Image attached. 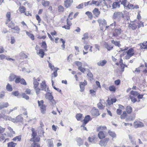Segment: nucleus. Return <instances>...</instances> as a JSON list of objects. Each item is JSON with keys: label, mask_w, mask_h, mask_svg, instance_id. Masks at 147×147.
<instances>
[{"label": "nucleus", "mask_w": 147, "mask_h": 147, "mask_svg": "<svg viewBox=\"0 0 147 147\" xmlns=\"http://www.w3.org/2000/svg\"><path fill=\"white\" fill-rule=\"evenodd\" d=\"M21 79L19 76H17L15 80V82L16 83H18L20 82Z\"/></svg>", "instance_id": "48"}, {"label": "nucleus", "mask_w": 147, "mask_h": 147, "mask_svg": "<svg viewBox=\"0 0 147 147\" xmlns=\"http://www.w3.org/2000/svg\"><path fill=\"white\" fill-rule=\"evenodd\" d=\"M21 96L23 98H25L26 100H28L29 99V97L28 96L26 95L25 93H23L22 94Z\"/></svg>", "instance_id": "56"}, {"label": "nucleus", "mask_w": 147, "mask_h": 147, "mask_svg": "<svg viewBox=\"0 0 147 147\" xmlns=\"http://www.w3.org/2000/svg\"><path fill=\"white\" fill-rule=\"evenodd\" d=\"M85 13L88 16L89 18H91L92 17V13L91 12L88 11H87Z\"/></svg>", "instance_id": "54"}, {"label": "nucleus", "mask_w": 147, "mask_h": 147, "mask_svg": "<svg viewBox=\"0 0 147 147\" xmlns=\"http://www.w3.org/2000/svg\"><path fill=\"white\" fill-rule=\"evenodd\" d=\"M16 145V143H14L12 142H11L7 143L8 147H15Z\"/></svg>", "instance_id": "36"}, {"label": "nucleus", "mask_w": 147, "mask_h": 147, "mask_svg": "<svg viewBox=\"0 0 147 147\" xmlns=\"http://www.w3.org/2000/svg\"><path fill=\"white\" fill-rule=\"evenodd\" d=\"M126 110L128 114H130L132 111V109L131 106H127L126 107Z\"/></svg>", "instance_id": "24"}, {"label": "nucleus", "mask_w": 147, "mask_h": 147, "mask_svg": "<svg viewBox=\"0 0 147 147\" xmlns=\"http://www.w3.org/2000/svg\"><path fill=\"white\" fill-rule=\"evenodd\" d=\"M122 32V30L121 28H115L114 32L113 33V35L114 36H117L120 34Z\"/></svg>", "instance_id": "6"}, {"label": "nucleus", "mask_w": 147, "mask_h": 147, "mask_svg": "<svg viewBox=\"0 0 147 147\" xmlns=\"http://www.w3.org/2000/svg\"><path fill=\"white\" fill-rule=\"evenodd\" d=\"M130 98L131 101L134 103H135L137 101L136 99L133 96H130Z\"/></svg>", "instance_id": "61"}, {"label": "nucleus", "mask_w": 147, "mask_h": 147, "mask_svg": "<svg viewBox=\"0 0 147 147\" xmlns=\"http://www.w3.org/2000/svg\"><path fill=\"white\" fill-rule=\"evenodd\" d=\"M64 8L62 6L59 5L58 7V10L59 12H61L64 11Z\"/></svg>", "instance_id": "55"}, {"label": "nucleus", "mask_w": 147, "mask_h": 147, "mask_svg": "<svg viewBox=\"0 0 147 147\" xmlns=\"http://www.w3.org/2000/svg\"><path fill=\"white\" fill-rule=\"evenodd\" d=\"M109 140V138H105L100 140L99 142V144L102 146H106Z\"/></svg>", "instance_id": "3"}, {"label": "nucleus", "mask_w": 147, "mask_h": 147, "mask_svg": "<svg viewBox=\"0 0 147 147\" xmlns=\"http://www.w3.org/2000/svg\"><path fill=\"white\" fill-rule=\"evenodd\" d=\"M9 105L7 102L3 103H0V109L5 107H7L9 106Z\"/></svg>", "instance_id": "21"}, {"label": "nucleus", "mask_w": 147, "mask_h": 147, "mask_svg": "<svg viewBox=\"0 0 147 147\" xmlns=\"http://www.w3.org/2000/svg\"><path fill=\"white\" fill-rule=\"evenodd\" d=\"M99 26L100 27V30L102 31L103 30V27H105V25L107 24L106 20L105 19H98L97 20Z\"/></svg>", "instance_id": "2"}, {"label": "nucleus", "mask_w": 147, "mask_h": 147, "mask_svg": "<svg viewBox=\"0 0 147 147\" xmlns=\"http://www.w3.org/2000/svg\"><path fill=\"white\" fill-rule=\"evenodd\" d=\"M4 140H5V141H4V142H5L6 140L8 141L9 139L7 138L6 139L5 138V137L3 135L0 137V141H3Z\"/></svg>", "instance_id": "46"}, {"label": "nucleus", "mask_w": 147, "mask_h": 147, "mask_svg": "<svg viewBox=\"0 0 147 147\" xmlns=\"http://www.w3.org/2000/svg\"><path fill=\"white\" fill-rule=\"evenodd\" d=\"M90 117L89 115H87L86 116L84 120V124H86L89 121L90 119Z\"/></svg>", "instance_id": "18"}, {"label": "nucleus", "mask_w": 147, "mask_h": 147, "mask_svg": "<svg viewBox=\"0 0 147 147\" xmlns=\"http://www.w3.org/2000/svg\"><path fill=\"white\" fill-rule=\"evenodd\" d=\"M82 117V114L80 113L76 115V118L78 120H80Z\"/></svg>", "instance_id": "43"}, {"label": "nucleus", "mask_w": 147, "mask_h": 147, "mask_svg": "<svg viewBox=\"0 0 147 147\" xmlns=\"http://www.w3.org/2000/svg\"><path fill=\"white\" fill-rule=\"evenodd\" d=\"M127 115V113L126 111H123V114L120 116V118L122 119H125Z\"/></svg>", "instance_id": "45"}, {"label": "nucleus", "mask_w": 147, "mask_h": 147, "mask_svg": "<svg viewBox=\"0 0 147 147\" xmlns=\"http://www.w3.org/2000/svg\"><path fill=\"white\" fill-rule=\"evenodd\" d=\"M77 141L78 145L80 146L82 145L83 143V142L82 139L80 138H78L77 139Z\"/></svg>", "instance_id": "33"}, {"label": "nucleus", "mask_w": 147, "mask_h": 147, "mask_svg": "<svg viewBox=\"0 0 147 147\" xmlns=\"http://www.w3.org/2000/svg\"><path fill=\"white\" fill-rule=\"evenodd\" d=\"M130 93L131 95L134 96H136L138 95V94H139V93L137 91L133 90L131 91L130 92Z\"/></svg>", "instance_id": "38"}, {"label": "nucleus", "mask_w": 147, "mask_h": 147, "mask_svg": "<svg viewBox=\"0 0 147 147\" xmlns=\"http://www.w3.org/2000/svg\"><path fill=\"white\" fill-rule=\"evenodd\" d=\"M107 127L105 126H100L97 128V131H99L101 130H105L106 129Z\"/></svg>", "instance_id": "35"}, {"label": "nucleus", "mask_w": 147, "mask_h": 147, "mask_svg": "<svg viewBox=\"0 0 147 147\" xmlns=\"http://www.w3.org/2000/svg\"><path fill=\"white\" fill-rule=\"evenodd\" d=\"M8 129L10 131L11 134H15V132L14 131H13L12 129L10 127H8Z\"/></svg>", "instance_id": "63"}, {"label": "nucleus", "mask_w": 147, "mask_h": 147, "mask_svg": "<svg viewBox=\"0 0 147 147\" xmlns=\"http://www.w3.org/2000/svg\"><path fill=\"white\" fill-rule=\"evenodd\" d=\"M92 12L97 17L99 16L100 13V12L99 11L98 9L95 8L93 11Z\"/></svg>", "instance_id": "13"}, {"label": "nucleus", "mask_w": 147, "mask_h": 147, "mask_svg": "<svg viewBox=\"0 0 147 147\" xmlns=\"http://www.w3.org/2000/svg\"><path fill=\"white\" fill-rule=\"evenodd\" d=\"M7 90L8 91H11L12 90V88L11 85L8 84L6 86Z\"/></svg>", "instance_id": "37"}, {"label": "nucleus", "mask_w": 147, "mask_h": 147, "mask_svg": "<svg viewBox=\"0 0 147 147\" xmlns=\"http://www.w3.org/2000/svg\"><path fill=\"white\" fill-rule=\"evenodd\" d=\"M103 102H104V100H100V102H99V103H98L97 104V106H98V107L100 109H103L105 107V106H104L102 104V103H103Z\"/></svg>", "instance_id": "11"}, {"label": "nucleus", "mask_w": 147, "mask_h": 147, "mask_svg": "<svg viewBox=\"0 0 147 147\" xmlns=\"http://www.w3.org/2000/svg\"><path fill=\"white\" fill-rule=\"evenodd\" d=\"M32 136L33 137V139H34L35 137H36V133L35 132L34 129L32 128Z\"/></svg>", "instance_id": "53"}, {"label": "nucleus", "mask_w": 147, "mask_h": 147, "mask_svg": "<svg viewBox=\"0 0 147 147\" xmlns=\"http://www.w3.org/2000/svg\"><path fill=\"white\" fill-rule=\"evenodd\" d=\"M129 27L131 28L133 30H135L137 28V26L135 24H129Z\"/></svg>", "instance_id": "29"}, {"label": "nucleus", "mask_w": 147, "mask_h": 147, "mask_svg": "<svg viewBox=\"0 0 147 147\" xmlns=\"http://www.w3.org/2000/svg\"><path fill=\"white\" fill-rule=\"evenodd\" d=\"M137 23L138 24V26L139 28L144 26L143 23L142 22H139Z\"/></svg>", "instance_id": "59"}, {"label": "nucleus", "mask_w": 147, "mask_h": 147, "mask_svg": "<svg viewBox=\"0 0 147 147\" xmlns=\"http://www.w3.org/2000/svg\"><path fill=\"white\" fill-rule=\"evenodd\" d=\"M41 46L42 48L46 50V49L47 48V45L45 42L44 41L42 42Z\"/></svg>", "instance_id": "52"}, {"label": "nucleus", "mask_w": 147, "mask_h": 147, "mask_svg": "<svg viewBox=\"0 0 147 147\" xmlns=\"http://www.w3.org/2000/svg\"><path fill=\"white\" fill-rule=\"evenodd\" d=\"M100 131L98 134V136L99 138L100 139L104 138L105 136L103 132L101 131Z\"/></svg>", "instance_id": "19"}, {"label": "nucleus", "mask_w": 147, "mask_h": 147, "mask_svg": "<svg viewBox=\"0 0 147 147\" xmlns=\"http://www.w3.org/2000/svg\"><path fill=\"white\" fill-rule=\"evenodd\" d=\"M87 84V82L84 80V82H80V85H81L84 86H85Z\"/></svg>", "instance_id": "60"}, {"label": "nucleus", "mask_w": 147, "mask_h": 147, "mask_svg": "<svg viewBox=\"0 0 147 147\" xmlns=\"http://www.w3.org/2000/svg\"><path fill=\"white\" fill-rule=\"evenodd\" d=\"M46 97L47 98L49 99V100L53 98V96L49 92L47 93Z\"/></svg>", "instance_id": "30"}, {"label": "nucleus", "mask_w": 147, "mask_h": 147, "mask_svg": "<svg viewBox=\"0 0 147 147\" xmlns=\"http://www.w3.org/2000/svg\"><path fill=\"white\" fill-rule=\"evenodd\" d=\"M32 147H40L39 144L37 143L34 142L31 144Z\"/></svg>", "instance_id": "42"}, {"label": "nucleus", "mask_w": 147, "mask_h": 147, "mask_svg": "<svg viewBox=\"0 0 147 147\" xmlns=\"http://www.w3.org/2000/svg\"><path fill=\"white\" fill-rule=\"evenodd\" d=\"M36 20H38V23H40L41 21V19L40 16L36 14Z\"/></svg>", "instance_id": "64"}, {"label": "nucleus", "mask_w": 147, "mask_h": 147, "mask_svg": "<svg viewBox=\"0 0 147 147\" xmlns=\"http://www.w3.org/2000/svg\"><path fill=\"white\" fill-rule=\"evenodd\" d=\"M109 135L112 137L114 138L116 136V134L114 132L109 131L108 132Z\"/></svg>", "instance_id": "34"}, {"label": "nucleus", "mask_w": 147, "mask_h": 147, "mask_svg": "<svg viewBox=\"0 0 147 147\" xmlns=\"http://www.w3.org/2000/svg\"><path fill=\"white\" fill-rule=\"evenodd\" d=\"M123 14L122 12H116L114 13L113 18L116 19L118 21L120 20L121 18H123Z\"/></svg>", "instance_id": "1"}, {"label": "nucleus", "mask_w": 147, "mask_h": 147, "mask_svg": "<svg viewBox=\"0 0 147 147\" xmlns=\"http://www.w3.org/2000/svg\"><path fill=\"white\" fill-rule=\"evenodd\" d=\"M34 88H37L39 85V83L37 81V79L35 78H33V82Z\"/></svg>", "instance_id": "22"}, {"label": "nucleus", "mask_w": 147, "mask_h": 147, "mask_svg": "<svg viewBox=\"0 0 147 147\" xmlns=\"http://www.w3.org/2000/svg\"><path fill=\"white\" fill-rule=\"evenodd\" d=\"M127 53L132 56L134 54V51L132 48H130L126 52Z\"/></svg>", "instance_id": "16"}, {"label": "nucleus", "mask_w": 147, "mask_h": 147, "mask_svg": "<svg viewBox=\"0 0 147 147\" xmlns=\"http://www.w3.org/2000/svg\"><path fill=\"white\" fill-rule=\"evenodd\" d=\"M145 44L146 42H143L140 44V47L141 49H147L146 45Z\"/></svg>", "instance_id": "47"}, {"label": "nucleus", "mask_w": 147, "mask_h": 147, "mask_svg": "<svg viewBox=\"0 0 147 147\" xmlns=\"http://www.w3.org/2000/svg\"><path fill=\"white\" fill-rule=\"evenodd\" d=\"M74 64L78 67H81L82 65V63L78 61H76L74 62Z\"/></svg>", "instance_id": "39"}, {"label": "nucleus", "mask_w": 147, "mask_h": 147, "mask_svg": "<svg viewBox=\"0 0 147 147\" xmlns=\"http://www.w3.org/2000/svg\"><path fill=\"white\" fill-rule=\"evenodd\" d=\"M105 47L107 49L108 51H110L113 48V47L111 46L110 44L106 43L105 45Z\"/></svg>", "instance_id": "26"}, {"label": "nucleus", "mask_w": 147, "mask_h": 147, "mask_svg": "<svg viewBox=\"0 0 147 147\" xmlns=\"http://www.w3.org/2000/svg\"><path fill=\"white\" fill-rule=\"evenodd\" d=\"M107 63L105 60H100L97 63V65L99 66H104Z\"/></svg>", "instance_id": "10"}, {"label": "nucleus", "mask_w": 147, "mask_h": 147, "mask_svg": "<svg viewBox=\"0 0 147 147\" xmlns=\"http://www.w3.org/2000/svg\"><path fill=\"white\" fill-rule=\"evenodd\" d=\"M109 90L113 92H115L116 90V88L113 86H109Z\"/></svg>", "instance_id": "44"}, {"label": "nucleus", "mask_w": 147, "mask_h": 147, "mask_svg": "<svg viewBox=\"0 0 147 147\" xmlns=\"http://www.w3.org/2000/svg\"><path fill=\"white\" fill-rule=\"evenodd\" d=\"M20 83L24 85H26L27 83L26 82L25 80L23 78H21L20 80Z\"/></svg>", "instance_id": "57"}, {"label": "nucleus", "mask_w": 147, "mask_h": 147, "mask_svg": "<svg viewBox=\"0 0 147 147\" xmlns=\"http://www.w3.org/2000/svg\"><path fill=\"white\" fill-rule=\"evenodd\" d=\"M11 14L10 12H7L6 14V18H7L6 22V24H8V23L10 22L11 20L10 17Z\"/></svg>", "instance_id": "12"}, {"label": "nucleus", "mask_w": 147, "mask_h": 147, "mask_svg": "<svg viewBox=\"0 0 147 147\" xmlns=\"http://www.w3.org/2000/svg\"><path fill=\"white\" fill-rule=\"evenodd\" d=\"M21 139V136L20 135L18 136H17L15 138H14L13 139V140L14 141L16 140H18V141H20Z\"/></svg>", "instance_id": "51"}, {"label": "nucleus", "mask_w": 147, "mask_h": 147, "mask_svg": "<svg viewBox=\"0 0 147 147\" xmlns=\"http://www.w3.org/2000/svg\"><path fill=\"white\" fill-rule=\"evenodd\" d=\"M93 114L95 116H97L100 115L98 111L97 110H94Z\"/></svg>", "instance_id": "58"}, {"label": "nucleus", "mask_w": 147, "mask_h": 147, "mask_svg": "<svg viewBox=\"0 0 147 147\" xmlns=\"http://www.w3.org/2000/svg\"><path fill=\"white\" fill-rule=\"evenodd\" d=\"M38 106L39 107H40L41 106L45 105L44 104V101L42 100L40 101L38 100Z\"/></svg>", "instance_id": "49"}, {"label": "nucleus", "mask_w": 147, "mask_h": 147, "mask_svg": "<svg viewBox=\"0 0 147 147\" xmlns=\"http://www.w3.org/2000/svg\"><path fill=\"white\" fill-rule=\"evenodd\" d=\"M19 11L21 13H24L26 11V8L22 6H20L19 9Z\"/></svg>", "instance_id": "32"}, {"label": "nucleus", "mask_w": 147, "mask_h": 147, "mask_svg": "<svg viewBox=\"0 0 147 147\" xmlns=\"http://www.w3.org/2000/svg\"><path fill=\"white\" fill-rule=\"evenodd\" d=\"M127 7L129 9H134V8H135L133 4H130L129 3Z\"/></svg>", "instance_id": "50"}, {"label": "nucleus", "mask_w": 147, "mask_h": 147, "mask_svg": "<svg viewBox=\"0 0 147 147\" xmlns=\"http://www.w3.org/2000/svg\"><path fill=\"white\" fill-rule=\"evenodd\" d=\"M134 125L135 128H136L142 127L144 126V125L142 122L139 121H137L134 122Z\"/></svg>", "instance_id": "4"}, {"label": "nucleus", "mask_w": 147, "mask_h": 147, "mask_svg": "<svg viewBox=\"0 0 147 147\" xmlns=\"http://www.w3.org/2000/svg\"><path fill=\"white\" fill-rule=\"evenodd\" d=\"M11 30V32L14 33L19 34L20 31V29L18 26H14Z\"/></svg>", "instance_id": "9"}, {"label": "nucleus", "mask_w": 147, "mask_h": 147, "mask_svg": "<svg viewBox=\"0 0 147 147\" xmlns=\"http://www.w3.org/2000/svg\"><path fill=\"white\" fill-rule=\"evenodd\" d=\"M88 34L87 32H86L83 35L82 39L84 40H86L88 39Z\"/></svg>", "instance_id": "31"}, {"label": "nucleus", "mask_w": 147, "mask_h": 147, "mask_svg": "<svg viewBox=\"0 0 147 147\" xmlns=\"http://www.w3.org/2000/svg\"><path fill=\"white\" fill-rule=\"evenodd\" d=\"M15 25L14 23L12 21H11L9 24L8 27L9 28H11V29H12L15 26Z\"/></svg>", "instance_id": "40"}, {"label": "nucleus", "mask_w": 147, "mask_h": 147, "mask_svg": "<svg viewBox=\"0 0 147 147\" xmlns=\"http://www.w3.org/2000/svg\"><path fill=\"white\" fill-rule=\"evenodd\" d=\"M17 76L16 75L13 74H10L9 77V80L10 81H12L14 80L16 78Z\"/></svg>", "instance_id": "17"}, {"label": "nucleus", "mask_w": 147, "mask_h": 147, "mask_svg": "<svg viewBox=\"0 0 147 147\" xmlns=\"http://www.w3.org/2000/svg\"><path fill=\"white\" fill-rule=\"evenodd\" d=\"M41 112L44 114L45 113L46 110V106L45 105H43L40 107Z\"/></svg>", "instance_id": "25"}, {"label": "nucleus", "mask_w": 147, "mask_h": 147, "mask_svg": "<svg viewBox=\"0 0 147 147\" xmlns=\"http://www.w3.org/2000/svg\"><path fill=\"white\" fill-rule=\"evenodd\" d=\"M3 119L6 121H11L13 122H15L16 120L15 119L12 118L11 117L5 115V112L3 113Z\"/></svg>", "instance_id": "5"}, {"label": "nucleus", "mask_w": 147, "mask_h": 147, "mask_svg": "<svg viewBox=\"0 0 147 147\" xmlns=\"http://www.w3.org/2000/svg\"><path fill=\"white\" fill-rule=\"evenodd\" d=\"M15 119L16 121L14 122L22 121L23 120V117L21 116L18 115L16 117V119Z\"/></svg>", "instance_id": "27"}, {"label": "nucleus", "mask_w": 147, "mask_h": 147, "mask_svg": "<svg viewBox=\"0 0 147 147\" xmlns=\"http://www.w3.org/2000/svg\"><path fill=\"white\" fill-rule=\"evenodd\" d=\"M90 5H92V4H94L97 6H98L99 5V2L98 1L92 0L91 2V3H90Z\"/></svg>", "instance_id": "41"}, {"label": "nucleus", "mask_w": 147, "mask_h": 147, "mask_svg": "<svg viewBox=\"0 0 147 147\" xmlns=\"http://www.w3.org/2000/svg\"><path fill=\"white\" fill-rule=\"evenodd\" d=\"M111 42L114 44L115 45L117 46L118 47H120L121 46V44H120V42L117 41H115L114 40L111 41Z\"/></svg>", "instance_id": "28"}, {"label": "nucleus", "mask_w": 147, "mask_h": 147, "mask_svg": "<svg viewBox=\"0 0 147 147\" xmlns=\"http://www.w3.org/2000/svg\"><path fill=\"white\" fill-rule=\"evenodd\" d=\"M41 3L43 6L47 7L49 5L50 2L49 1L42 0Z\"/></svg>", "instance_id": "23"}, {"label": "nucleus", "mask_w": 147, "mask_h": 147, "mask_svg": "<svg viewBox=\"0 0 147 147\" xmlns=\"http://www.w3.org/2000/svg\"><path fill=\"white\" fill-rule=\"evenodd\" d=\"M44 133L43 128L41 127H39L38 128V134L39 136L41 137L43 136Z\"/></svg>", "instance_id": "8"}, {"label": "nucleus", "mask_w": 147, "mask_h": 147, "mask_svg": "<svg viewBox=\"0 0 147 147\" xmlns=\"http://www.w3.org/2000/svg\"><path fill=\"white\" fill-rule=\"evenodd\" d=\"M73 2V0H66L64 1V4L66 8H68L70 6Z\"/></svg>", "instance_id": "7"}, {"label": "nucleus", "mask_w": 147, "mask_h": 147, "mask_svg": "<svg viewBox=\"0 0 147 147\" xmlns=\"http://www.w3.org/2000/svg\"><path fill=\"white\" fill-rule=\"evenodd\" d=\"M37 54L39 55V56L41 58H43L45 55L44 52L42 49H40L39 50L38 52H37Z\"/></svg>", "instance_id": "15"}, {"label": "nucleus", "mask_w": 147, "mask_h": 147, "mask_svg": "<svg viewBox=\"0 0 147 147\" xmlns=\"http://www.w3.org/2000/svg\"><path fill=\"white\" fill-rule=\"evenodd\" d=\"M120 6V4L119 2H115L113 3L112 4V7L113 8H119Z\"/></svg>", "instance_id": "20"}, {"label": "nucleus", "mask_w": 147, "mask_h": 147, "mask_svg": "<svg viewBox=\"0 0 147 147\" xmlns=\"http://www.w3.org/2000/svg\"><path fill=\"white\" fill-rule=\"evenodd\" d=\"M40 86L41 88L42 89V90H44L46 91L47 85L46 84L45 82L43 81L40 84Z\"/></svg>", "instance_id": "14"}, {"label": "nucleus", "mask_w": 147, "mask_h": 147, "mask_svg": "<svg viewBox=\"0 0 147 147\" xmlns=\"http://www.w3.org/2000/svg\"><path fill=\"white\" fill-rule=\"evenodd\" d=\"M78 69L80 70L81 72L84 73L85 71V68L82 67V66L80 67H78Z\"/></svg>", "instance_id": "62"}]
</instances>
